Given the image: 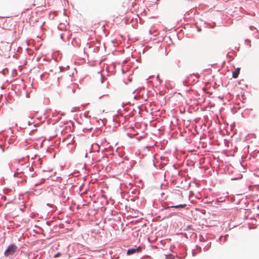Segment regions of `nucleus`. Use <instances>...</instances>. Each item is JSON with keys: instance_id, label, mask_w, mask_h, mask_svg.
I'll use <instances>...</instances> for the list:
<instances>
[{"instance_id": "2", "label": "nucleus", "mask_w": 259, "mask_h": 259, "mask_svg": "<svg viewBox=\"0 0 259 259\" xmlns=\"http://www.w3.org/2000/svg\"><path fill=\"white\" fill-rule=\"evenodd\" d=\"M141 249H142L141 247L140 246L137 248H136L129 249L127 251V255H132L135 253L139 252L141 251Z\"/></svg>"}, {"instance_id": "4", "label": "nucleus", "mask_w": 259, "mask_h": 259, "mask_svg": "<svg viewBox=\"0 0 259 259\" xmlns=\"http://www.w3.org/2000/svg\"><path fill=\"white\" fill-rule=\"evenodd\" d=\"M186 205H187L186 204H179V205H177L171 206L170 207L176 208H181L185 207V206H186Z\"/></svg>"}, {"instance_id": "1", "label": "nucleus", "mask_w": 259, "mask_h": 259, "mask_svg": "<svg viewBox=\"0 0 259 259\" xmlns=\"http://www.w3.org/2000/svg\"><path fill=\"white\" fill-rule=\"evenodd\" d=\"M18 247L16 245L12 244L8 247L4 252V255L6 256L12 255L15 253Z\"/></svg>"}, {"instance_id": "5", "label": "nucleus", "mask_w": 259, "mask_h": 259, "mask_svg": "<svg viewBox=\"0 0 259 259\" xmlns=\"http://www.w3.org/2000/svg\"><path fill=\"white\" fill-rule=\"evenodd\" d=\"M60 255H61V253H60V252H58V253H57L55 254L54 255V257H55V258H56V257H59V256H60Z\"/></svg>"}, {"instance_id": "3", "label": "nucleus", "mask_w": 259, "mask_h": 259, "mask_svg": "<svg viewBox=\"0 0 259 259\" xmlns=\"http://www.w3.org/2000/svg\"><path fill=\"white\" fill-rule=\"evenodd\" d=\"M239 73H240V68H236L235 70V71L233 72V74H232L233 77L234 78H237L238 77Z\"/></svg>"}]
</instances>
